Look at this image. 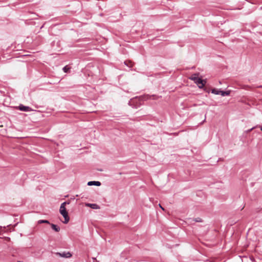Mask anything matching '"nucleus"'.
<instances>
[{
  "label": "nucleus",
  "instance_id": "f257e3e1",
  "mask_svg": "<svg viewBox=\"0 0 262 262\" xmlns=\"http://www.w3.org/2000/svg\"><path fill=\"white\" fill-rule=\"evenodd\" d=\"M67 204H69V203L67 202H64L62 203L61 204L60 209H59L60 213L64 217V221H63V223L64 224H67L69 222V220H70V217L68 215V213L66 208V205Z\"/></svg>",
  "mask_w": 262,
  "mask_h": 262
},
{
  "label": "nucleus",
  "instance_id": "f03ea898",
  "mask_svg": "<svg viewBox=\"0 0 262 262\" xmlns=\"http://www.w3.org/2000/svg\"><path fill=\"white\" fill-rule=\"evenodd\" d=\"M194 83L196 84L200 89H202L206 83V80L202 79L199 77L194 81Z\"/></svg>",
  "mask_w": 262,
  "mask_h": 262
},
{
  "label": "nucleus",
  "instance_id": "7ed1b4c3",
  "mask_svg": "<svg viewBox=\"0 0 262 262\" xmlns=\"http://www.w3.org/2000/svg\"><path fill=\"white\" fill-rule=\"evenodd\" d=\"M57 255H59L60 256L66 258H70L72 256V254L70 252H64L63 253H57Z\"/></svg>",
  "mask_w": 262,
  "mask_h": 262
},
{
  "label": "nucleus",
  "instance_id": "20e7f679",
  "mask_svg": "<svg viewBox=\"0 0 262 262\" xmlns=\"http://www.w3.org/2000/svg\"><path fill=\"white\" fill-rule=\"evenodd\" d=\"M19 110L21 111L28 112L31 110V108L29 106H26L22 105L19 106Z\"/></svg>",
  "mask_w": 262,
  "mask_h": 262
},
{
  "label": "nucleus",
  "instance_id": "39448f33",
  "mask_svg": "<svg viewBox=\"0 0 262 262\" xmlns=\"http://www.w3.org/2000/svg\"><path fill=\"white\" fill-rule=\"evenodd\" d=\"M89 186L95 185L99 186L101 185V183L99 181H90L88 183Z\"/></svg>",
  "mask_w": 262,
  "mask_h": 262
},
{
  "label": "nucleus",
  "instance_id": "423d86ee",
  "mask_svg": "<svg viewBox=\"0 0 262 262\" xmlns=\"http://www.w3.org/2000/svg\"><path fill=\"white\" fill-rule=\"evenodd\" d=\"M85 206L91 207L92 209H97L99 208L98 206L96 204H89L87 203L85 204Z\"/></svg>",
  "mask_w": 262,
  "mask_h": 262
},
{
  "label": "nucleus",
  "instance_id": "0eeeda50",
  "mask_svg": "<svg viewBox=\"0 0 262 262\" xmlns=\"http://www.w3.org/2000/svg\"><path fill=\"white\" fill-rule=\"evenodd\" d=\"M230 91H223L221 90V93H220V95H221L222 96H228L230 95Z\"/></svg>",
  "mask_w": 262,
  "mask_h": 262
},
{
  "label": "nucleus",
  "instance_id": "6e6552de",
  "mask_svg": "<svg viewBox=\"0 0 262 262\" xmlns=\"http://www.w3.org/2000/svg\"><path fill=\"white\" fill-rule=\"evenodd\" d=\"M211 93L212 94H215V95H220V93H221V90H220L215 89H212L211 90Z\"/></svg>",
  "mask_w": 262,
  "mask_h": 262
},
{
  "label": "nucleus",
  "instance_id": "1a4fd4ad",
  "mask_svg": "<svg viewBox=\"0 0 262 262\" xmlns=\"http://www.w3.org/2000/svg\"><path fill=\"white\" fill-rule=\"evenodd\" d=\"M198 74H194L192 75L191 77H189V79L191 80H193L194 82L198 78Z\"/></svg>",
  "mask_w": 262,
  "mask_h": 262
},
{
  "label": "nucleus",
  "instance_id": "9d476101",
  "mask_svg": "<svg viewBox=\"0 0 262 262\" xmlns=\"http://www.w3.org/2000/svg\"><path fill=\"white\" fill-rule=\"evenodd\" d=\"M51 227L52 229L56 232H58L60 230V228L54 224H51Z\"/></svg>",
  "mask_w": 262,
  "mask_h": 262
},
{
  "label": "nucleus",
  "instance_id": "9b49d317",
  "mask_svg": "<svg viewBox=\"0 0 262 262\" xmlns=\"http://www.w3.org/2000/svg\"><path fill=\"white\" fill-rule=\"evenodd\" d=\"M70 68L68 66H65L64 67H63V71L65 72V73H67L69 72V71L70 70Z\"/></svg>",
  "mask_w": 262,
  "mask_h": 262
},
{
  "label": "nucleus",
  "instance_id": "f8f14e48",
  "mask_svg": "<svg viewBox=\"0 0 262 262\" xmlns=\"http://www.w3.org/2000/svg\"><path fill=\"white\" fill-rule=\"evenodd\" d=\"M125 64L129 67H132L133 66L132 62L131 61H125L124 62Z\"/></svg>",
  "mask_w": 262,
  "mask_h": 262
},
{
  "label": "nucleus",
  "instance_id": "ddd939ff",
  "mask_svg": "<svg viewBox=\"0 0 262 262\" xmlns=\"http://www.w3.org/2000/svg\"><path fill=\"white\" fill-rule=\"evenodd\" d=\"M38 223L39 224H41V223H47V224H49V222L47 220H39L38 221Z\"/></svg>",
  "mask_w": 262,
  "mask_h": 262
},
{
  "label": "nucleus",
  "instance_id": "4468645a",
  "mask_svg": "<svg viewBox=\"0 0 262 262\" xmlns=\"http://www.w3.org/2000/svg\"><path fill=\"white\" fill-rule=\"evenodd\" d=\"M193 221H194L196 222H202L201 219L199 218V217L195 218V219H193Z\"/></svg>",
  "mask_w": 262,
  "mask_h": 262
},
{
  "label": "nucleus",
  "instance_id": "2eb2a0df",
  "mask_svg": "<svg viewBox=\"0 0 262 262\" xmlns=\"http://www.w3.org/2000/svg\"><path fill=\"white\" fill-rule=\"evenodd\" d=\"M159 206L163 210H164V208L160 204H159Z\"/></svg>",
  "mask_w": 262,
  "mask_h": 262
},
{
  "label": "nucleus",
  "instance_id": "dca6fc26",
  "mask_svg": "<svg viewBox=\"0 0 262 262\" xmlns=\"http://www.w3.org/2000/svg\"><path fill=\"white\" fill-rule=\"evenodd\" d=\"M260 130L262 131V126L260 128Z\"/></svg>",
  "mask_w": 262,
  "mask_h": 262
}]
</instances>
